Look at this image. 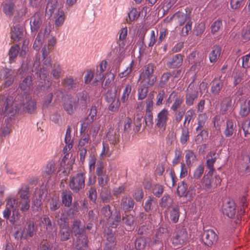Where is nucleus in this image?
Masks as SVG:
<instances>
[{
  "instance_id": "1",
  "label": "nucleus",
  "mask_w": 250,
  "mask_h": 250,
  "mask_svg": "<svg viewBox=\"0 0 250 250\" xmlns=\"http://www.w3.org/2000/svg\"><path fill=\"white\" fill-rule=\"evenodd\" d=\"M24 96L26 99H28L27 105L25 107V109L29 113H34L37 108V102L35 100H29L30 98L29 95L20 94L16 96L13 93L7 96H0V108L3 110V114L13 116L20 111L23 110Z\"/></svg>"
},
{
  "instance_id": "2",
  "label": "nucleus",
  "mask_w": 250,
  "mask_h": 250,
  "mask_svg": "<svg viewBox=\"0 0 250 250\" xmlns=\"http://www.w3.org/2000/svg\"><path fill=\"white\" fill-rule=\"evenodd\" d=\"M82 222L75 219L72 225V232L76 237V248L78 250H86L88 248V239L85 234V227H81Z\"/></svg>"
},
{
  "instance_id": "3",
  "label": "nucleus",
  "mask_w": 250,
  "mask_h": 250,
  "mask_svg": "<svg viewBox=\"0 0 250 250\" xmlns=\"http://www.w3.org/2000/svg\"><path fill=\"white\" fill-rule=\"evenodd\" d=\"M240 200L242 208H241L240 210L236 209V205L234 201L230 200L224 206V214L230 218H234L235 216L238 218L241 217L245 212V208L247 207V204L245 197L243 196Z\"/></svg>"
},
{
  "instance_id": "4",
  "label": "nucleus",
  "mask_w": 250,
  "mask_h": 250,
  "mask_svg": "<svg viewBox=\"0 0 250 250\" xmlns=\"http://www.w3.org/2000/svg\"><path fill=\"white\" fill-rule=\"evenodd\" d=\"M21 17L15 16L13 18L14 24L11 29V38L15 42H18L21 39L24 35V28L18 22L21 20L22 17L27 12V9L21 10Z\"/></svg>"
},
{
  "instance_id": "5",
  "label": "nucleus",
  "mask_w": 250,
  "mask_h": 250,
  "mask_svg": "<svg viewBox=\"0 0 250 250\" xmlns=\"http://www.w3.org/2000/svg\"><path fill=\"white\" fill-rule=\"evenodd\" d=\"M85 172H81L71 176L69 183L70 188L74 193H78L85 187Z\"/></svg>"
},
{
  "instance_id": "6",
  "label": "nucleus",
  "mask_w": 250,
  "mask_h": 250,
  "mask_svg": "<svg viewBox=\"0 0 250 250\" xmlns=\"http://www.w3.org/2000/svg\"><path fill=\"white\" fill-rule=\"evenodd\" d=\"M212 174L208 172L202 178L203 188L207 191L216 188L221 183V180L219 176L212 177Z\"/></svg>"
},
{
  "instance_id": "7",
  "label": "nucleus",
  "mask_w": 250,
  "mask_h": 250,
  "mask_svg": "<svg viewBox=\"0 0 250 250\" xmlns=\"http://www.w3.org/2000/svg\"><path fill=\"white\" fill-rule=\"evenodd\" d=\"M14 71L7 67H3L0 70V80H4L3 86L8 87L14 82L16 76L14 75Z\"/></svg>"
},
{
  "instance_id": "8",
  "label": "nucleus",
  "mask_w": 250,
  "mask_h": 250,
  "mask_svg": "<svg viewBox=\"0 0 250 250\" xmlns=\"http://www.w3.org/2000/svg\"><path fill=\"white\" fill-rule=\"evenodd\" d=\"M36 232L37 228L35 222L30 219L27 220L20 237L21 239L28 240L33 237L36 234Z\"/></svg>"
},
{
  "instance_id": "9",
  "label": "nucleus",
  "mask_w": 250,
  "mask_h": 250,
  "mask_svg": "<svg viewBox=\"0 0 250 250\" xmlns=\"http://www.w3.org/2000/svg\"><path fill=\"white\" fill-rule=\"evenodd\" d=\"M198 96V91L196 87L190 83L187 88L185 94V104L188 106L193 104L194 101Z\"/></svg>"
},
{
  "instance_id": "10",
  "label": "nucleus",
  "mask_w": 250,
  "mask_h": 250,
  "mask_svg": "<svg viewBox=\"0 0 250 250\" xmlns=\"http://www.w3.org/2000/svg\"><path fill=\"white\" fill-rule=\"evenodd\" d=\"M218 237L215 231L212 229L205 230L202 233V239L205 245L211 246L215 244Z\"/></svg>"
},
{
  "instance_id": "11",
  "label": "nucleus",
  "mask_w": 250,
  "mask_h": 250,
  "mask_svg": "<svg viewBox=\"0 0 250 250\" xmlns=\"http://www.w3.org/2000/svg\"><path fill=\"white\" fill-rule=\"evenodd\" d=\"M187 232L186 231L181 229L173 233L171 239L173 246L176 249L180 248L182 244L187 239Z\"/></svg>"
},
{
  "instance_id": "12",
  "label": "nucleus",
  "mask_w": 250,
  "mask_h": 250,
  "mask_svg": "<svg viewBox=\"0 0 250 250\" xmlns=\"http://www.w3.org/2000/svg\"><path fill=\"white\" fill-rule=\"evenodd\" d=\"M168 236L169 233L167 229L164 227H159L152 238V244L163 246V242L167 240Z\"/></svg>"
},
{
  "instance_id": "13",
  "label": "nucleus",
  "mask_w": 250,
  "mask_h": 250,
  "mask_svg": "<svg viewBox=\"0 0 250 250\" xmlns=\"http://www.w3.org/2000/svg\"><path fill=\"white\" fill-rule=\"evenodd\" d=\"M42 15L39 12H36L30 19V25L32 33L35 35L42 22Z\"/></svg>"
},
{
  "instance_id": "14",
  "label": "nucleus",
  "mask_w": 250,
  "mask_h": 250,
  "mask_svg": "<svg viewBox=\"0 0 250 250\" xmlns=\"http://www.w3.org/2000/svg\"><path fill=\"white\" fill-rule=\"evenodd\" d=\"M104 237L106 242L104 247V250H112L116 245V239L115 232L108 229L105 231Z\"/></svg>"
},
{
  "instance_id": "15",
  "label": "nucleus",
  "mask_w": 250,
  "mask_h": 250,
  "mask_svg": "<svg viewBox=\"0 0 250 250\" xmlns=\"http://www.w3.org/2000/svg\"><path fill=\"white\" fill-rule=\"evenodd\" d=\"M169 112L167 109L164 108L157 114L156 119V126L159 128L166 129L168 119Z\"/></svg>"
},
{
  "instance_id": "16",
  "label": "nucleus",
  "mask_w": 250,
  "mask_h": 250,
  "mask_svg": "<svg viewBox=\"0 0 250 250\" xmlns=\"http://www.w3.org/2000/svg\"><path fill=\"white\" fill-rule=\"evenodd\" d=\"M76 98L77 101L74 102L75 106L85 108L90 102V96L88 93L85 90L77 93Z\"/></svg>"
},
{
  "instance_id": "17",
  "label": "nucleus",
  "mask_w": 250,
  "mask_h": 250,
  "mask_svg": "<svg viewBox=\"0 0 250 250\" xmlns=\"http://www.w3.org/2000/svg\"><path fill=\"white\" fill-rule=\"evenodd\" d=\"M240 109L239 115L242 117H247L250 113V100L242 98L239 101Z\"/></svg>"
},
{
  "instance_id": "18",
  "label": "nucleus",
  "mask_w": 250,
  "mask_h": 250,
  "mask_svg": "<svg viewBox=\"0 0 250 250\" xmlns=\"http://www.w3.org/2000/svg\"><path fill=\"white\" fill-rule=\"evenodd\" d=\"M2 11L7 17H12L15 11V2L14 0H5L2 4Z\"/></svg>"
},
{
  "instance_id": "19",
  "label": "nucleus",
  "mask_w": 250,
  "mask_h": 250,
  "mask_svg": "<svg viewBox=\"0 0 250 250\" xmlns=\"http://www.w3.org/2000/svg\"><path fill=\"white\" fill-rule=\"evenodd\" d=\"M184 56L181 54L175 55L167 62V66L170 69L180 67L183 62Z\"/></svg>"
},
{
  "instance_id": "20",
  "label": "nucleus",
  "mask_w": 250,
  "mask_h": 250,
  "mask_svg": "<svg viewBox=\"0 0 250 250\" xmlns=\"http://www.w3.org/2000/svg\"><path fill=\"white\" fill-rule=\"evenodd\" d=\"M135 202L131 197L124 196L122 197L120 206L121 208L125 212L132 210L134 207Z\"/></svg>"
},
{
  "instance_id": "21",
  "label": "nucleus",
  "mask_w": 250,
  "mask_h": 250,
  "mask_svg": "<svg viewBox=\"0 0 250 250\" xmlns=\"http://www.w3.org/2000/svg\"><path fill=\"white\" fill-rule=\"evenodd\" d=\"M19 199L16 196H9L5 200V206L12 209V212H16L18 217L19 215L18 204Z\"/></svg>"
},
{
  "instance_id": "22",
  "label": "nucleus",
  "mask_w": 250,
  "mask_h": 250,
  "mask_svg": "<svg viewBox=\"0 0 250 250\" xmlns=\"http://www.w3.org/2000/svg\"><path fill=\"white\" fill-rule=\"evenodd\" d=\"M33 87L32 78L31 76L28 75L24 78L19 83V88L24 93H27Z\"/></svg>"
},
{
  "instance_id": "23",
  "label": "nucleus",
  "mask_w": 250,
  "mask_h": 250,
  "mask_svg": "<svg viewBox=\"0 0 250 250\" xmlns=\"http://www.w3.org/2000/svg\"><path fill=\"white\" fill-rule=\"evenodd\" d=\"M189 18L190 17L187 14V11H186L185 12L179 11L173 14L170 18V20H172L174 19L176 20L179 23V25L182 26L186 23Z\"/></svg>"
},
{
  "instance_id": "24",
  "label": "nucleus",
  "mask_w": 250,
  "mask_h": 250,
  "mask_svg": "<svg viewBox=\"0 0 250 250\" xmlns=\"http://www.w3.org/2000/svg\"><path fill=\"white\" fill-rule=\"evenodd\" d=\"M107 62L105 60H103L97 68L95 82L102 81L104 77V72L106 69Z\"/></svg>"
},
{
  "instance_id": "25",
  "label": "nucleus",
  "mask_w": 250,
  "mask_h": 250,
  "mask_svg": "<svg viewBox=\"0 0 250 250\" xmlns=\"http://www.w3.org/2000/svg\"><path fill=\"white\" fill-rule=\"evenodd\" d=\"M216 155V153L214 151H211L209 152L207 155V160L206 162V166L207 168L209 169L208 173H213L215 171L214 164L217 160Z\"/></svg>"
},
{
  "instance_id": "26",
  "label": "nucleus",
  "mask_w": 250,
  "mask_h": 250,
  "mask_svg": "<svg viewBox=\"0 0 250 250\" xmlns=\"http://www.w3.org/2000/svg\"><path fill=\"white\" fill-rule=\"evenodd\" d=\"M62 9L58 7L57 0H49L46 7V14L52 17L53 15L58 13V11H61Z\"/></svg>"
},
{
  "instance_id": "27",
  "label": "nucleus",
  "mask_w": 250,
  "mask_h": 250,
  "mask_svg": "<svg viewBox=\"0 0 250 250\" xmlns=\"http://www.w3.org/2000/svg\"><path fill=\"white\" fill-rule=\"evenodd\" d=\"M185 152L186 164L188 167L190 168L197 161V156L194 151L191 149L187 150Z\"/></svg>"
},
{
  "instance_id": "28",
  "label": "nucleus",
  "mask_w": 250,
  "mask_h": 250,
  "mask_svg": "<svg viewBox=\"0 0 250 250\" xmlns=\"http://www.w3.org/2000/svg\"><path fill=\"white\" fill-rule=\"evenodd\" d=\"M236 130L237 126L235 122L232 119L228 120L226 121V128L224 131L225 137H231Z\"/></svg>"
},
{
  "instance_id": "29",
  "label": "nucleus",
  "mask_w": 250,
  "mask_h": 250,
  "mask_svg": "<svg viewBox=\"0 0 250 250\" xmlns=\"http://www.w3.org/2000/svg\"><path fill=\"white\" fill-rule=\"evenodd\" d=\"M55 218L59 227V229L69 227L68 219L63 212L57 213L55 215Z\"/></svg>"
},
{
  "instance_id": "30",
  "label": "nucleus",
  "mask_w": 250,
  "mask_h": 250,
  "mask_svg": "<svg viewBox=\"0 0 250 250\" xmlns=\"http://www.w3.org/2000/svg\"><path fill=\"white\" fill-rule=\"evenodd\" d=\"M224 81L220 78H215L211 82V92L213 95L218 94L223 86Z\"/></svg>"
},
{
  "instance_id": "31",
  "label": "nucleus",
  "mask_w": 250,
  "mask_h": 250,
  "mask_svg": "<svg viewBox=\"0 0 250 250\" xmlns=\"http://www.w3.org/2000/svg\"><path fill=\"white\" fill-rule=\"evenodd\" d=\"M121 213L119 210L115 209L113 214L110 216V218L107 219L110 227L112 228H116L121 222Z\"/></svg>"
},
{
  "instance_id": "32",
  "label": "nucleus",
  "mask_w": 250,
  "mask_h": 250,
  "mask_svg": "<svg viewBox=\"0 0 250 250\" xmlns=\"http://www.w3.org/2000/svg\"><path fill=\"white\" fill-rule=\"evenodd\" d=\"M222 52V48L219 45L213 46L212 50L209 54V60L211 63H215L219 59Z\"/></svg>"
},
{
  "instance_id": "33",
  "label": "nucleus",
  "mask_w": 250,
  "mask_h": 250,
  "mask_svg": "<svg viewBox=\"0 0 250 250\" xmlns=\"http://www.w3.org/2000/svg\"><path fill=\"white\" fill-rule=\"evenodd\" d=\"M157 80V77L155 75H150L148 76H139L138 82L140 81L141 84H146L148 87H151L154 85Z\"/></svg>"
},
{
  "instance_id": "34",
  "label": "nucleus",
  "mask_w": 250,
  "mask_h": 250,
  "mask_svg": "<svg viewBox=\"0 0 250 250\" xmlns=\"http://www.w3.org/2000/svg\"><path fill=\"white\" fill-rule=\"evenodd\" d=\"M100 196L102 201L104 203L110 202L112 199L110 189L109 187H102L100 190Z\"/></svg>"
},
{
  "instance_id": "35",
  "label": "nucleus",
  "mask_w": 250,
  "mask_h": 250,
  "mask_svg": "<svg viewBox=\"0 0 250 250\" xmlns=\"http://www.w3.org/2000/svg\"><path fill=\"white\" fill-rule=\"evenodd\" d=\"M20 46L18 44L12 45L8 51L9 62L10 64L16 62L19 51Z\"/></svg>"
},
{
  "instance_id": "36",
  "label": "nucleus",
  "mask_w": 250,
  "mask_h": 250,
  "mask_svg": "<svg viewBox=\"0 0 250 250\" xmlns=\"http://www.w3.org/2000/svg\"><path fill=\"white\" fill-rule=\"evenodd\" d=\"M240 169L242 172H248L250 171V156L246 154H243Z\"/></svg>"
},
{
  "instance_id": "37",
  "label": "nucleus",
  "mask_w": 250,
  "mask_h": 250,
  "mask_svg": "<svg viewBox=\"0 0 250 250\" xmlns=\"http://www.w3.org/2000/svg\"><path fill=\"white\" fill-rule=\"evenodd\" d=\"M62 204L66 207H69L72 205V193L69 190L63 191L61 195Z\"/></svg>"
},
{
  "instance_id": "38",
  "label": "nucleus",
  "mask_w": 250,
  "mask_h": 250,
  "mask_svg": "<svg viewBox=\"0 0 250 250\" xmlns=\"http://www.w3.org/2000/svg\"><path fill=\"white\" fill-rule=\"evenodd\" d=\"M173 199L167 194H165L159 202V205L162 208H169L172 206Z\"/></svg>"
},
{
  "instance_id": "39",
  "label": "nucleus",
  "mask_w": 250,
  "mask_h": 250,
  "mask_svg": "<svg viewBox=\"0 0 250 250\" xmlns=\"http://www.w3.org/2000/svg\"><path fill=\"white\" fill-rule=\"evenodd\" d=\"M122 221L130 230L135 228V217L131 214L125 215L123 216Z\"/></svg>"
},
{
  "instance_id": "40",
  "label": "nucleus",
  "mask_w": 250,
  "mask_h": 250,
  "mask_svg": "<svg viewBox=\"0 0 250 250\" xmlns=\"http://www.w3.org/2000/svg\"><path fill=\"white\" fill-rule=\"evenodd\" d=\"M155 69L156 66L154 64L152 63H148L141 70L140 75L146 76L154 75L153 73Z\"/></svg>"
},
{
  "instance_id": "41",
  "label": "nucleus",
  "mask_w": 250,
  "mask_h": 250,
  "mask_svg": "<svg viewBox=\"0 0 250 250\" xmlns=\"http://www.w3.org/2000/svg\"><path fill=\"white\" fill-rule=\"evenodd\" d=\"M205 170V166L202 163L199 164L193 170L191 178L194 180H198L202 176Z\"/></svg>"
},
{
  "instance_id": "42",
  "label": "nucleus",
  "mask_w": 250,
  "mask_h": 250,
  "mask_svg": "<svg viewBox=\"0 0 250 250\" xmlns=\"http://www.w3.org/2000/svg\"><path fill=\"white\" fill-rule=\"evenodd\" d=\"M63 85L69 89H74L76 87L78 82L72 77H67L62 80Z\"/></svg>"
},
{
  "instance_id": "43",
  "label": "nucleus",
  "mask_w": 250,
  "mask_h": 250,
  "mask_svg": "<svg viewBox=\"0 0 250 250\" xmlns=\"http://www.w3.org/2000/svg\"><path fill=\"white\" fill-rule=\"evenodd\" d=\"M49 205L51 211H54L58 210L61 207L59 196L57 195L52 196L49 202Z\"/></svg>"
},
{
  "instance_id": "44",
  "label": "nucleus",
  "mask_w": 250,
  "mask_h": 250,
  "mask_svg": "<svg viewBox=\"0 0 250 250\" xmlns=\"http://www.w3.org/2000/svg\"><path fill=\"white\" fill-rule=\"evenodd\" d=\"M180 212L178 206L173 208L169 211V218L171 221L173 223H176L178 222L180 217Z\"/></svg>"
},
{
  "instance_id": "45",
  "label": "nucleus",
  "mask_w": 250,
  "mask_h": 250,
  "mask_svg": "<svg viewBox=\"0 0 250 250\" xmlns=\"http://www.w3.org/2000/svg\"><path fill=\"white\" fill-rule=\"evenodd\" d=\"M52 17L55 19V24L56 27H59L63 24L64 21V13L62 10L58 11V13L53 15Z\"/></svg>"
},
{
  "instance_id": "46",
  "label": "nucleus",
  "mask_w": 250,
  "mask_h": 250,
  "mask_svg": "<svg viewBox=\"0 0 250 250\" xmlns=\"http://www.w3.org/2000/svg\"><path fill=\"white\" fill-rule=\"evenodd\" d=\"M231 109V100L229 98H225L221 104L220 111L222 114L230 111Z\"/></svg>"
},
{
  "instance_id": "47",
  "label": "nucleus",
  "mask_w": 250,
  "mask_h": 250,
  "mask_svg": "<svg viewBox=\"0 0 250 250\" xmlns=\"http://www.w3.org/2000/svg\"><path fill=\"white\" fill-rule=\"evenodd\" d=\"M71 233V230L68 227L59 229L58 235L61 241H65L70 238Z\"/></svg>"
},
{
  "instance_id": "48",
  "label": "nucleus",
  "mask_w": 250,
  "mask_h": 250,
  "mask_svg": "<svg viewBox=\"0 0 250 250\" xmlns=\"http://www.w3.org/2000/svg\"><path fill=\"white\" fill-rule=\"evenodd\" d=\"M156 205V202L154 198L153 197L149 196L145 203L144 209L146 212H149L153 210Z\"/></svg>"
},
{
  "instance_id": "49",
  "label": "nucleus",
  "mask_w": 250,
  "mask_h": 250,
  "mask_svg": "<svg viewBox=\"0 0 250 250\" xmlns=\"http://www.w3.org/2000/svg\"><path fill=\"white\" fill-rule=\"evenodd\" d=\"M207 119L208 117L206 113H201L198 115L197 118V126L196 128V131L201 130L204 127Z\"/></svg>"
},
{
  "instance_id": "50",
  "label": "nucleus",
  "mask_w": 250,
  "mask_h": 250,
  "mask_svg": "<svg viewBox=\"0 0 250 250\" xmlns=\"http://www.w3.org/2000/svg\"><path fill=\"white\" fill-rule=\"evenodd\" d=\"M41 223L48 232H51L53 231L54 225L48 217L45 216L42 218Z\"/></svg>"
},
{
  "instance_id": "51",
  "label": "nucleus",
  "mask_w": 250,
  "mask_h": 250,
  "mask_svg": "<svg viewBox=\"0 0 250 250\" xmlns=\"http://www.w3.org/2000/svg\"><path fill=\"white\" fill-rule=\"evenodd\" d=\"M171 74L169 72H166L164 73L160 78V80L158 83V87L160 88L165 87L167 84V83L169 81L171 78Z\"/></svg>"
},
{
  "instance_id": "52",
  "label": "nucleus",
  "mask_w": 250,
  "mask_h": 250,
  "mask_svg": "<svg viewBox=\"0 0 250 250\" xmlns=\"http://www.w3.org/2000/svg\"><path fill=\"white\" fill-rule=\"evenodd\" d=\"M71 128L70 126H68L66 130L64 142L66 144V146L70 149L73 146V140L71 139Z\"/></svg>"
},
{
  "instance_id": "53",
  "label": "nucleus",
  "mask_w": 250,
  "mask_h": 250,
  "mask_svg": "<svg viewBox=\"0 0 250 250\" xmlns=\"http://www.w3.org/2000/svg\"><path fill=\"white\" fill-rule=\"evenodd\" d=\"M148 92V86L146 84H141L138 90V99L139 100L144 99L147 96Z\"/></svg>"
},
{
  "instance_id": "54",
  "label": "nucleus",
  "mask_w": 250,
  "mask_h": 250,
  "mask_svg": "<svg viewBox=\"0 0 250 250\" xmlns=\"http://www.w3.org/2000/svg\"><path fill=\"white\" fill-rule=\"evenodd\" d=\"M222 27V20L219 19L216 20L210 26L211 33L213 35L216 34Z\"/></svg>"
},
{
  "instance_id": "55",
  "label": "nucleus",
  "mask_w": 250,
  "mask_h": 250,
  "mask_svg": "<svg viewBox=\"0 0 250 250\" xmlns=\"http://www.w3.org/2000/svg\"><path fill=\"white\" fill-rule=\"evenodd\" d=\"M30 199L27 200H19L18 208L21 212H24L27 211L30 207Z\"/></svg>"
},
{
  "instance_id": "56",
  "label": "nucleus",
  "mask_w": 250,
  "mask_h": 250,
  "mask_svg": "<svg viewBox=\"0 0 250 250\" xmlns=\"http://www.w3.org/2000/svg\"><path fill=\"white\" fill-rule=\"evenodd\" d=\"M188 185L184 182H181L179 183L177 192L178 195L180 197L187 196V195Z\"/></svg>"
},
{
  "instance_id": "57",
  "label": "nucleus",
  "mask_w": 250,
  "mask_h": 250,
  "mask_svg": "<svg viewBox=\"0 0 250 250\" xmlns=\"http://www.w3.org/2000/svg\"><path fill=\"white\" fill-rule=\"evenodd\" d=\"M144 120L146 126L149 128L152 127L153 125V116L151 110L147 109V112H146V114L144 117Z\"/></svg>"
},
{
  "instance_id": "58",
  "label": "nucleus",
  "mask_w": 250,
  "mask_h": 250,
  "mask_svg": "<svg viewBox=\"0 0 250 250\" xmlns=\"http://www.w3.org/2000/svg\"><path fill=\"white\" fill-rule=\"evenodd\" d=\"M143 120V116L140 114H137L134 119V124L135 127L133 128V130L135 133L140 131L142 126Z\"/></svg>"
},
{
  "instance_id": "59",
  "label": "nucleus",
  "mask_w": 250,
  "mask_h": 250,
  "mask_svg": "<svg viewBox=\"0 0 250 250\" xmlns=\"http://www.w3.org/2000/svg\"><path fill=\"white\" fill-rule=\"evenodd\" d=\"M108 104V109L113 112H117L120 106V101L119 98H116L112 101L107 102Z\"/></svg>"
},
{
  "instance_id": "60",
  "label": "nucleus",
  "mask_w": 250,
  "mask_h": 250,
  "mask_svg": "<svg viewBox=\"0 0 250 250\" xmlns=\"http://www.w3.org/2000/svg\"><path fill=\"white\" fill-rule=\"evenodd\" d=\"M200 132L196 135L195 138V141L196 144L202 143L204 139H206L208 137V132L206 129L200 130Z\"/></svg>"
},
{
  "instance_id": "61",
  "label": "nucleus",
  "mask_w": 250,
  "mask_h": 250,
  "mask_svg": "<svg viewBox=\"0 0 250 250\" xmlns=\"http://www.w3.org/2000/svg\"><path fill=\"white\" fill-rule=\"evenodd\" d=\"M62 68L60 64L54 63L52 69L51 74L55 79H59L62 74Z\"/></svg>"
},
{
  "instance_id": "62",
  "label": "nucleus",
  "mask_w": 250,
  "mask_h": 250,
  "mask_svg": "<svg viewBox=\"0 0 250 250\" xmlns=\"http://www.w3.org/2000/svg\"><path fill=\"white\" fill-rule=\"evenodd\" d=\"M189 129L188 127H183L182 128V134L180 136V141L182 145H185L189 140Z\"/></svg>"
},
{
  "instance_id": "63",
  "label": "nucleus",
  "mask_w": 250,
  "mask_h": 250,
  "mask_svg": "<svg viewBox=\"0 0 250 250\" xmlns=\"http://www.w3.org/2000/svg\"><path fill=\"white\" fill-rule=\"evenodd\" d=\"M42 32H39L33 44V48L35 50H39L45 38L42 37Z\"/></svg>"
},
{
  "instance_id": "64",
  "label": "nucleus",
  "mask_w": 250,
  "mask_h": 250,
  "mask_svg": "<svg viewBox=\"0 0 250 250\" xmlns=\"http://www.w3.org/2000/svg\"><path fill=\"white\" fill-rule=\"evenodd\" d=\"M152 192L157 197H160L164 192V187L160 184H155L152 187Z\"/></svg>"
}]
</instances>
